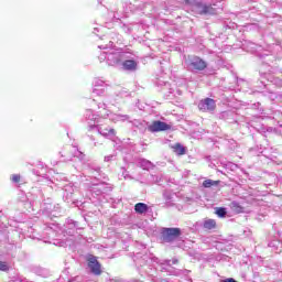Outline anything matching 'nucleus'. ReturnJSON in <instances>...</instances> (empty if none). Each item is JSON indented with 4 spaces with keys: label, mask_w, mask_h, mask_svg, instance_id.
<instances>
[{
    "label": "nucleus",
    "mask_w": 282,
    "mask_h": 282,
    "mask_svg": "<svg viewBox=\"0 0 282 282\" xmlns=\"http://www.w3.org/2000/svg\"><path fill=\"white\" fill-rule=\"evenodd\" d=\"M215 214L217 215V217H220L221 219H224V217L228 215V210L226 209V207H216Z\"/></svg>",
    "instance_id": "b1692460"
},
{
    "label": "nucleus",
    "mask_w": 282,
    "mask_h": 282,
    "mask_svg": "<svg viewBox=\"0 0 282 282\" xmlns=\"http://www.w3.org/2000/svg\"><path fill=\"white\" fill-rule=\"evenodd\" d=\"M88 268L90 269V272L97 276L102 273L100 270V262H98V259L94 256L88 259Z\"/></svg>",
    "instance_id": "9d476101"
},
{
    "label": "nucleus",
    "mask_w": 282,
    "mask_h": 282,
    "mask_svg": "<svg viewBox=\"0 0 282 282\" xmlns=\"http://www.w3.org/2000/svg\"><path fill=\"white\" fill-rule=\"evenodd\" d=\"M121 177H124V180L129 178V172L124 167H121Z\"/></svg>",
    "instance_id": "473e14b6"
},
{
    "label": "nucleus",
    "mask_w": 282,
    "mask_h": 282,
    "mask_svg": "<svg viewBox=\"0 0 282 282\" xmlns=\"http://www.w3.org/2000/svg\"><path fill=\"white\" fill-rule=\"evenodd\" d=\"M32 272L37 276H43V279H47V276H50V270L43 269L41 267H33Z\"/></svg>",
    "instance_id": "f3484780"
},
{
    "label": "nucleus",
    "mask_w": 282,
    "mask_h": 282,
    "mask_svg": "<svg viewBox=\"0 0 282 282\" xmlns=\"http://www.w3.org/2000/svg\"><path fill=\"white\" fill-rule=\"evenodd\" d=\"M137 256L134 259V263L138 267L140 274H148V276H155V270H160V272H167V274H180V271H175L172 265H176L178 263L177 259L171 260H160L156 257L149 256Z\"/></svg>",
    "instance_id": "f257e3e1"
},
{
    "label": "nucleus",
    "mask_w": 282,
    "mask_h": 282,
    "mask_svg": "<svg viewBox=\"0 0 282 282\" xmlns=\"http://www.w3.org/2000/svg\"><path fill=\"white\" fill-rule=\"evenodd\" d=\"M172 149L176 155H184V153H186V148L180 143H176Z\"/></svg>",
    "instance_id": "5701e85b"
},
{
    "label": "nucleus",
    "mask_w": 282,
    "mask_h": 282,
    "mask_svg": "<svg viewBox=\"0 0 282 282\" xmlns=\"http://www.w3.org/2000/svg\"><path fill=\"white\" fill-rule=\"evenodd\" d=\"M219 184H221V181H213L207 178L203 182L202 186L203 188H213V186H219Z\"/></svg>",
    "instance_id": "aec40b11"
},
{
    "label": "nucleus",
    "mask_w": 282,
    "mask_h": 282,
    "mask_svg": "<svg viewBox=\"0 0 282 282\" xmlns=\"http://www.w3.org/2000/svg\"><path fill=\"white\" fill-rule=\"evenodd\" d=\"M94 129H96L100 135H104V138H113L116 135V130L113 128L97 124Z\"/></svg>",
    "instance_id": "f8f14e48"
},
{
    "label": "nucleus",
    "mask_w": 282,
    "mask_h": 282,
    "mask_svg": "<svg viewBox=\"0 0 282 282\" xmlns=\"http://www.w3.org/2000/svg\"><path fill=\"white\" fill-rule=\"evenodd\" d=\"M10 270V267H8V263L0 261V272H8Z\"/></svg>",
    "instance_id": "c756f323"
},
{
    "label": "nucleus",
    "mask_w": 282,
    "mask_h": 282,
    "mask_svg": "<svg viewBox=\"0 0 282 282\" xmlns=\"http://www.w3.org/2000/svg\"><path fill=\"white\" fill-rule=\"evenodd\" d=\"M10 180L13 184H19V182H21V175L20 174H12Z\"/></svg>",
    "instance_id": "cd10ccee"
},
{
    "label": "nucleus",
    "mask_w": 282,
    "mask_h": 282,
    "mask_svg": "<svg viewBox=\"0 0 282 282\" xmlns=\"http://www.w3.org/2000/svg\"><path fill=\"white\" fill-rule=\"evenodd\" d=\"M170 94H173V89L170 90Z\"/></svg>",
    "instance_id": "79ce46f5"
},
{
    "label": "nucleus",
    "mask_w": 282,
    "mask_h": 282,
    "mask_svg": "<svg viewBox=\"0 0 282 282\" xmlns=\"http://www.w3.org/2000/svg\"><path fill=\"white\" fill-rule=\"evenodd\" d=\"M93 94L96 96H107V84L102 79H95Z\"/></svg>",
    "instance_id": "1a4fd4ad"
},
{
    "label": "nucleus",
    "mask_w": 282,
    "mask_h": 282,
    "mask_svg": "<svg viewBox=\"0 0 282 282\" xmlns=\"http://www.w3.org/2000/svg\"><path fill=\"white\" fill-rule=\"evenodd\" d=\"M94 147H98V143L95 142V143H94Z\"/></svg>",
    "instance_id": "ea45409f"
},
{
    "label": "nucleus",
    "mask_w": 282,
    "mask_h": 282,
    "mask_svg": "<svg viewBox=\"0 0 282 282\" xmlns=\"http://www.w3.org/2000/svg\"><path fill=\"white\" fill-rule=\"evenodd\" d=\"M134 210L139 215H144V213L149 212V205H147L144 203H137L135 206H134Z\"/></svg>",
    "instance_id": "a211bd4d"
},
{
    "label": "nucleus",
    "mask_w": 282,
    "mask_h": 282,
    "mask_svg": "<svg viewBox=\"0 0 282 282\" xmlns=\"http://www.w3.org/2000/svg\"><path fill=\"white\" fill-rule=\"evenodd\" d=\"M162 239L165 241V243H171L175 241L176 239H180L182 237V229L180 228H163L162 229Z\"/></svg>",
    "instance_id": "423d86ee"
},
{
    "label": "nucleus",
    "mask_w": 282,
    "mask_h": 282,
    "mask_svg": "<svg viewBox=\"0 0 282 282\" xmlns=\"http://www.w3.org/2000/svg\"><path fill=\"white\" fill-rule=\"evenodd\" d=\"M185 66L188 72H204L208 67V63L199 56L191 55L185 59Z\"/></svg>",
    "instance_id": "39448f33"
},
{
    "label": "nucleus",
    "mask_w": 282,
    "mask_h": 282,
    "mask_svg": "<svg viewBox=\"0 0 282 282\" xmlns=\"http://www.w3.org/2000/svg\"><path fill=\"white\" fill-rule=\"evenodd\" d=\"M74 158H77L83 162L85 160V153L80 152L79 150H75Z\"/></svg>",
    "instance_id": "bb28decb"
},
{
    "label": "nucleus",
    "mask_w": 282,
    "mask_h": 282,
    "mask_svg": "<svg viewBox=\"0 0 282 282\" xmlns=\"http://www.w3.org/2000/svg\"><path fill=\"white\" fill-rule=\"evenodd\" d=\"M98 47L99 50H106L100 54L99 61H106L110 67L120 65L127 58V53L113 48V41L109 40V37H106V43L99 44Z\"/></svg>",
    "instance_id": "f03ea898"
},
{
    "label": "nucleus",
    "mask_w": 282,
    "mask_h": 282,
    "mask_svg": "<svg viewBox=\"0 0 282 282\" xmlns=\"http://www.w3.org/2000/svg\"><path fill=\"white\" fill-rule=\"evenodd\" d=\"M273 119L276 120L279 127H282V113L280 111L274 112Z\"/></svg>",
    "instance_id": "a878e982"
},
{
    "label": "nucleus",
    "mask_w": 282,
    "mask_h": 282,
    "mask_svg": "<svg viewBox=\"0 0 282 282\" xmlns=\"http://www.w3.org/2000/svg\"><path fill=\"white\" fill-rule=\"evenodd\" d=\"M188 272H191V271H188V270H184V274H188Z\"/></svg>",
    "instance_id": "4c0bfd02"
},
{
    "label": "nucleus",
    "mask_w": 282,
    "mask_h": 282,
    "mask_svg": "<svg viewBox=\"0 0 282 282\" xmlns=\"http://www.w3.org/2000/svg\"><path fill=\"white\" fill-rule=\"evenodd\" d=\"M169 129H171V127L164 121H153L151 124L148 126V131H150L151 133L169 131Z\"/></svg>",
    "instance_id": "6e6552de"
},
{
    "label": "nucleus",
    "mask_w": 282,
    "mask_h": 282,
    "mask_svg": "<svg viewBox=\"0 0 282 282\" xmlns=\"http://www.w3.org/2000/svg\"><path fill=\"white\" fill-rule=\"evenodd\" d=\"M215 101L212 98H206L198 104V109L200 111H215Z\"/></svg>",
    "instance_id": "9b49d317"
},
{
    "label": "nucleus",
    "mask_w": 282,
    "mask_h": 282,
    "mask_svg": "<svg viewBox=\"0 0 282 282\" xmlns=\"http://www.w3.org/2000/svg\"><path fill=\"white\" fill-rule=\"evenodd\" d=\"M230 208L232 210V213H236L237 215H239V213H243V206H241V204H239L238 202H231L230 203Z\"/></svg>",
    "instance_id": "412c9836"
},
{
    "label": "nucleus",
    "mask_w": 282,
    "mask_h": 282,
    "mask_svg": "<svg viewBox=\"0 0 282 282\" xmlns=\"http://www.w3.org/2000/svg\"><path fill=\"white\" fill-rule=\"evenodd\" d=\"M64 226L65 232L70 237L74 236V232H76V230H78V221H75L73 219H67Z\"/></svg>",
    "instance_id": "4468645a"
},
{
    "label": "nucleus",
    "mask_w": 282,
    "mask_h": 282,
    "mask_svg": "<svg viewBox=\"0 0 282 282\" xmlns=\"http://www.w3.org/2000/svg\"><path fill=\"white\" fill-rule=\"evenodd\" d=\"M87 174L89 177H93L94 180H100V177H102L100 166L94 164L88 165Z\"/></svg>",
    "instance_id": "ddd939ff"
},
{
    "label": "nucleus",
    "mask_w": 282,
    "mask_h": 282,
    "mask_svg": "<svg viewBox=\"0 0 282 282\" xmlns=\"http://www.w3.org/2000/svg\"><path fill=\"white\" fill-rule=\"evenodd\" d=\"M84 118L87 120L89 129L97 128L100 122V118L91 109H86Z\"/></svg>",
    "instance_id": "0eeeda50"
},
{
    "label": "nucleus",
    "mask_w": 282,
    "mask_h": 282,
    "mask_svg": "<svg viewBox=\"0 0 282 282\" xmlns=\"http://www.w3.org/2000/svg\"><path fill=\"white\" fill-rule=\"evenodd\" d=\"M186 6H191L192 12L200 15L215 14V9L202 0H184Z\"/></svg>",
    "instance_id": "20e7f679"
},
{
    "label": "nucleus",
    "mask_w": 282,
    "mask_h": 282,
    "mask_svg": "<svg viewBox=\"0 0 282 282\" xmlns=\"http://www.w3.org/2000/svg\"><path fill=\"white\" fill-rule=\"evenodd\" d=\"M204 228L206 230H213L217 228V221H215V219H207L204 221Z\"/></svg>",
    "instance_id": "4be33fe9"
},
{
    "label": "nucleus",
    "mask_w": 282,
    "mask_h": 282,
    "mask_svg": "<svg viewBox=\"0 0 282 282\" xmlns=\"http://www.w3.org/2000/svg\"><path fill=\"white\" fill-rule=\"evenodd\" d=\"M112 160H116V155L110 154L105 156L104 162H112Z\"/></svg>",
    "instance_id": "72a5a7b5"
},
{
    "label": "nucleus",
    "mask_w": 282,
    "mask_h": 282,
    "mask_svg": "<svg viewBox=\"0 0 282 282\" xmlns=\"http://www.w3.org/2000/svg\"><path fill=\"white\" fill-rule=\"evenodd\" d=\"M279 246H281V242L278 240H273L269 243V248H274L275 250H279Z\"/></svg>",
    "instance_id": "7c9ffc66"
},
{
    "label": "nucleus",
    "mask_w": 282,
    "mask_h": 282,
    "mask_svg": "<svg viewBox=\"0 0 282 282\" xmlns=\"http://www.w3.org/2000/svg\"><path fill=\"white\" fill-rule=\"evenodd\" d=\"M53 208H58V205H57V207H56V205H54Z\"/></svg>",
    "instance_id": "a19ab883"
},
{
    "label": "nucleus",
    "mask_w": 282,
    "mask_h": 282,
    "mask_svg": "<svg viewBox=\"0 0 282 282\" xmlns=\"http://www.w3.org/2000/svg\"><path fill=\"white\" fill-rule=\"evenodd\" d=\"M140 166L141 169H143L144 171H149V169H151L153 166V163H151V161L142 159L140 161Z\"/></svg>",
    "instance_id": "393cba45"
},
{
    "label": "nucleus",
    "mask_w": 282,
    "mask_h": 282,
    "mask_svg": "<svg viewBox=\"0 0 282 282\" xmlns=\"http://www.w3.org/2000/svg\"><path fill=\"white\" fill-rule=\"evenodd\" d=\"M163 197L165 202H171V199H173V195L169 191L163 192Z\"/></svg>",
    "instance_id": "c85d7f7f"
},
{
    "label": "nucleus",
    "mask_w": 282,
    "mask_h": 282,
    "mask_svg": "<svg viewBox=\"0 0 282 282\" xmlns=\"http://www.w3.org/2000/svg\"><path fill=\"white\" fill-rule=\"evenodd\" d=\"M110 120H112V122H127V120H129V116L115 113L110 116Z\"/></svg>",
    "instance_id": "6ab92c4d"
},
{
    "label": "nucleus",
    "mask_w": 282,
    "mask_h": 282,
    "mask_svg": "<svg viewBox=\"0 0 282 282\" xmlns=\"http://www.w3.org/2000/svg\"><path fill=\"white\" fill-rule=\"evenodd\" d=\"M97 107H98V109H107V102H105V101L98 102Z\"/></svg>",
    "instance_id": "f704fd0d"
},
{
    "label": "nucleus",
    "mask_w": 282,
    "mask_h": 282,
    "mask_svg": "<svg viewBox=\"0 0 282 282\" xmlns=\"http://www.w3.org/2000/svg\"><path fill=\"white\" fill-rule=\"evenodd\" d=\"M98 3L102 4V0H98Z\"/></svg>",
    "instance_id": "58836bf2"
},
{
    "label": "nucleus",
    "mask_w": 282,
    "mask_h": 282,
    "mask_svg": "<svg viewBox=\"0 0 282 282\" xmlns=\"http://www.w3.org/2000/svg\"><path fill=\"white\" fill-rule=\"evenodd\" d=\"M153 182H155V184H160V182H162V178L160 176H153Z\"/></svg>",
    "instance_id": "c9c22d12"
},
{
    "label": "nucleus",
    "mask_w": 282,
    "mask_h": 282,
    "mask_svg": "<svg viewBox=\"0 0 282 282\" xmlns=\"http://www.w3.org/2000/svg\"><path fill=\"white\" fill-rule=\"evenodd\" d=\"M55 186L62 188L64 202H66L67 204H76V202H78V198H76V196L78 195V187L74 185V183H68L65 185L55 183Z\"/></svg>",
    "instance_id": "7ed1b4c3"
},
{
    "label": "nucleus",
    "mask_w": 282,
    "mask_h": 282,
    "mask_svg": "<svg viewBox=\"0 0 282 282\" xmlns=\"http://www.w3.org/2000/svg\"><path fill=\"white\" fill-rule=\"evenodd\" d=\"M93 102H96V100L93 99Z\"/></svg>",
    "instance_id": "37998d69"
},
{
    "label": "nucleus",
    "mask_w": 282,
    "mask_h": 282,
    "mask_svg": "<svg viewBox=\"0 0 282 282\" xmlns=\"http://www.w3.org/2000/svg\"><path fill=\"white\" fill-rule=\"evenodd\" d=\"M122 69L126 72H137L138 70V63L135 59H124L122 62Z\"/></svg>",
    "instance_id": "2eb2a0df"
},
{
    "label": "nucleus",
    "mask_w": 282,
    "mask_h": 282,
    "mask_svg": "<svg viewBox=\"0 0 282 282\" xmlns=\"http://www.w3.org/2000/svg\"><path fill=\"white\" fill-rule=\"evenodd\" d=\"M107 191H109V187L105 183H99L91 188V192L96 195H102V193H107Z\"/></svg>",
    "instance_id": "dca6fc26"
},
{
    "label": "nucleus",
    "mask_w": 282,
    "mask_h": 282,
    "mask_svg": "<svg viewBox=\"0 0 282 282\" xmlns=\"http://www.w3.org/2000/svg\"><path fill=\"white\" fill-rule=\"evenodd\" d=\"M46 210H48V213H53V208H52V205H48V206H46Z\"/></svg>",
    "instance_id": "e433bc0d"
},
{
    "label": "nucleus",
    "mask_w": 282,
    "mask_h": 282,
    "mask_svg": "<svg viewBox=\"0 0 282 282\" xmlns=\"http://www.w3.org/2000/svg\"><path fill=\"white\" fill-rule=\"evenodd\" d=\"M156 85H159V86H161V87H162V85H163V86H164V87H163V90H166V89H169V87H171V84H169V83H166V82H162V80L156 82Z\"/></svg>",
    "instance_id": "2f4dec72"
}]
</instances>
